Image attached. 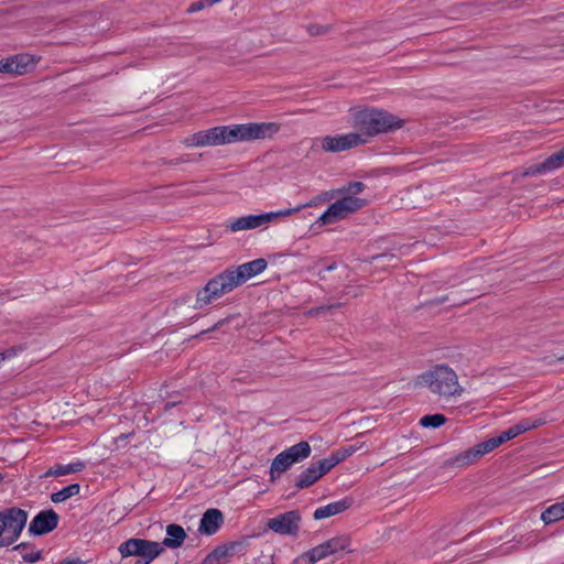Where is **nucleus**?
Returning a JSON list of instances; mask_svg holds the SVG:
<instances>
[{
	"label": "nucleus",
	"mask_w": 564,
	"mask_h": 564,
	"mask_svg": "<svg viewBox=\"0 0 564 564\" xmlns=\"http://www.w3.org/2000/svg\"><path fill=\"white\" fill-rule=\"evenodd\" d=\"M280 131L276 122H250L202 130L185 140L188 147H215L242 141L270 139Z\"/></svg>",
	"instance_id": "nucleus-1"
},
{
	"label": "nucleus",
	"mask_w": 564,
	"mask_h": 564,
	"mask_svg": "<svg viewBox=\"0 0 564 564\" xmlns=\"http://www.w3.org/2000/svg\"><path fill=\"white\" fill-rule=\"evenodd\" d=\"M350 124L362 139V144L375 137L390 133L403 126V121L394 115L378 108H365L350 112Z\"/></svg>",
	"instance_id": "nucleus-2"
},
{
	"label": "nucleus",
	"mask_w": 564,
	"mask_h": 564,
	"mask_svg": "<svg viewBox=\"0 0 564 564\" xmlns=\"http://www.w3.org/2000/svg\"><path fill=\"white\" fill-rule=\"evenodd\" d=\"M420 379L431 392L443 398L460 395L463 392L456 372L446 365H436L423 372Z\"/></svg>",
	"instance_id": "nucleus-3"
},
{
	"label": "nucleus",
	"mask_w": 564,
	"mask_h": 564,
	"mask_svg": "<svg viewBox=\"0 0 564 564\" xmlns=\"http://www.w3.org/2000/svg\"><path fill=\"white\" fill-rule=\"evenodd\" d=\"M239 284L236 281L234 273L228 269L210 279L204 288L197 291L194 308L202 310L210 304L213 301L220 299L226 293L231 292Z\"/></svg>",
	"instance_id": "nucleus-4"
},
{
	"label": "nucleus",
	"mask_w": 564,
	"mask_h": 564,
	"mask_svg": "<svg viewBox=\"0 0 564 564\" xmlns=\"http://www.w3.org/2000/svg\"><path fill=\"white\" fill-rule=\"evenodd\" d=\"M28 521V512L12 507L0 511V547L13 544Z\"/></svg>",
	"instance_id": "nucleus-5"
},
{
	"label": "nucleus",
	"mask_w": 564,
	"mask_h": 564,
	"mask_svg": "<svg viewBox=\"0 0 564 564\" xmlns=\"http://www.w3.org/2000/svg\"><path fill=\"white\" fill-rule=\"evenodd\" d=\"M350 544L351 540L349 535L343 534L335 536L311 549L302 555V558H307L310 564H315L329 555L337 554L339 552H351L352 550L350 549Z\"/></svg>",
	"instance_id": "nucleus-6"
},
{
	"label": "nucleus",
	"mask_w": 564,
	"mask_h": 564,
	"mask_svg": "<svg viewBox=\"0 0 564 564\" xmlns=\"http://www.w3.org/2000/svg\"><path fill=\"white\" fill-rule=\"evenodd\" d=\"M301 519L297 510H291L269 519L267 527L281 535H296L300 530Z\"/></svg>",
	"instance_id": "nucleus-7"
},
{
	"label": "nucleus",
	"mask_w": 564,
	"mask_h": 564,
	"mask_svg": "<svg viewBox=\"0 0 564 564\" xmlns=\"http://www.w3.org/2000/svg\"><path fill=\"white\" fill-rule=\"evenodd\" d=\"M358 145H362V139L355 132L326 135L321 140V147L325 152H343Z\"/></svg>",
	"instance_id": "nucleus-8"
},
{
	"label": "nucleus",
	"mask_w": 564,
	"mask_h": 564,
	"mask_svg": "<svg viewBox=\"0 0 564 564\" xmlns=\"http://www.w3.org/2000/svg\"><path fill=\"white\" fill-rule=\"evenodd\" d=\"M59 516L53 509L40 511L29 524V533L32 535H44L58 525Z\"/></svg>",
	"instance_id": "nucleus-9"
},
{
	"label": "nucleus",
	"mask_w": 564,
	"mask_h": 564,
	"mask_svg": "<svg viewBox=\"0 0 564 564\" xmlns=\"http://www.w3.org/2000/svg\"><path fill=\"white\" fill-rule=\"evenodd\" d=\"M268 263L265 259L259 258L237 267H230L229 270L234 273V276L239 285L263 272Z\"/></svg>",
	"instance_id": "nucleus-10"
},
{
	"label": "nucleus",
	"mask_w": 564,
	"mask_h": 564,
	"mask_svg": "<svg viewBox=\"0 0 564 564\" xmlns=\"http://www.w3.org/2000/svg\"><path fill=\"white\" fill-rule=\"evenodd\" d=\"M490 452L492 449L486 440L456 455L451 464L458 467L469 466Z\"/></svg>",
	"instance_id": "nucleus-11"
},
{
	"label": "nucleus",
	"mask_w": 564,
	"mask_h": 564,
	"mask_svg": "<svg viewBox=\"0 0 564 564\" xmlns=\"http://www.w3.org/2000/svg\"><path fill=\"white\" fill-rule=\"evenodd\" d=\"M224 523V516L219 509H208L202 517L198 531L206 535L215 534Z\"/></svg>",
	"instance_id": "nucleus-12"
},
{
	"label": "nucleus",
	"mask_w": 564,
	"mask_h": 564,
	"mask_svg": "<svg viewBox=\"0 0 564 564\" xmlns=\"http://www.w3.org/2000/svg\"><path fill=\"white\" fill-rule=\"evenodd\" d=\"M354 503L352 498L345 497L344 499H340L338 501L330 502L326 506L319 507L314 511V519L315 520H322L329 518L332 516L341 513L346 510H348Z\"/></svg>",
	"instance_id": "nucleus-13"
},
{
	"label": "nucleus",
	"mask_w": 564,
	"mask_h": 564,
	"mask_svg": "<svg viewBox=\"0 0 564 564\" xmlns=\"http://www.w3.org/2000/svg\"><path fill=\"white\" fill-rule=\"evenodd\" d=\"M240 547L239 542H231L214 549L204 560V564H224Z\"/></svg>",
	"instance_id": "nucleus-14"
},
{
	"label": "nucleus",
	"mask_w": 564,
	"mask_h": 564,
	"mask_svg": "<svg viewBox=\"0 0 564 564\" xmlns=\"http://www.w3.org/2000/svg\"><path fill=\"white\" fill-rule=\"evenodd\" d=\"M261 221L259 215H246L235 219L229 220L226 224V228L232 232H238L242 230H251L256 228H260Z\"/></svg>",
	"instance_id": "nucleus-15"
},
{
	"label": "nucleus",
	"mask_w": 564,
	"mask_h": 564,
	"mask_svg": "<svg viewBox=\"0 0 564 564\" xmlns=\"http://www.w3.org/2000/svg\"><path fill=\"white\" fill-rule=\"evenodd\" d=\"M186 539V532L180 524H169L166 527V538L161 542L163 549H178Z\"/></svg>",
	"instance_id": "nucleus-16"
},
{
	"label": "nucleus",
	"mask_w": 564,
	"mask_h": 564,
	"mask_svg": "<svg viewBox=\"0 0 564 564\" xmlns=\"http://www.w3.org/2000/svg\"><path fill=\"white\" fill-rule=\"evenodd\" d=\"M86 464L82 460H76L69 464H55L54 466L50 467L41 477L42 478H48V477H59L65 476L69 474L80 473L85 469Z\"/></svg>",
	"instance_id": "nucleus-17"
},
{
	"label": "nucleus",
	"mask_w": 564,
	"mask_h": 564,
	"mask_svg": "<svg viewBox=\"0 0 564 564\" xmlns=\"http://www.w3.org/2000/svg\"><path fill=\"white\" fill-rule=\"evenodd\" d=\"M340 196L335 203L339 207L343 215L348 217L350 214L364 208L367 205V200L356 196L347 194H338Z\"/></svg>",
	"instance_id": "nucleus-18"
},
{
	"label": "nucleus",
	"mask_w": 564,
	"mask_h": 564,
	"mask_svg": "<svg viewBox=\"0 0 564 564\" xmlns=\"http://www.w3.org/2000/svg\"><path fill=\"white\" fill-rule=\"evenodd\" d=\"M340 196L335 203L339 207L343 215L348 217L350 214L364 208L367 205V200L356 196L347 194H338Z\"/></svg>",
	"instance_id": "nucleus-19"
},
{
	"label": "nucleus",
	"mask_w": 564,
	"mask_h": 564,
	"mask_svg": "<svg viewBox=\"0 0 564 564\" xmlns=\"http://www.w3.org/2000/svg\"><path fill=\"white\" fill-rule=\"evenodd\" d=\"M340 196L335 203L339 207L343 215L348 217L350 214L364 208L367 205V200L356 196L347 194H338Z\"/></svg>",
	"instance_id": "nucleus-20"
},
{
	"label": "nucleus",
	"mask_w": 564,
	"mask_h": 564,
	"mask_svg": "<svg viewBox=\"0 0 564 564\" xmlns=\"http://www.w3.org/2000/svg\"><path fill=\"white\" fill-rule=\"evenodd\" d=\"M9 61L12 63L13 75H24L37 63V59L30 54H17L9 56Z\"/></svg>",
	"instance_id": "nucleus-21"
},
{
	"label": "nucleus",
	"mask_w": 564,
	"mask_h": 564,
	"mask_svg": "<svg viewBox=\"0 0 564 564\" xmlns=\"http://www.w3.org/2000/svg\"><path fill=\"white\" fill-rule=\"evenodd\" d=\"M312 449L307 442L302 441L295 445L283 451V454L288 459L292 462V464L300 463L307 458L311 454Z\"/></svg>",
	"instance_id": "nucleus-22"
},
{
	"label": "nucleus",
	"mask_w": 564,
	"mask_h": 564,
	"mask_svg": "<svg viewBox=\"0 0 564 564\" xmlns=\"http://www.w3.org/2000/svg\"><path fill=\"white\" fill-rule=\"evenodd\" d=\"M306 206H311V204L300 205L294 208H285V209H280L276 212L259 214L261 226L265 228L268 226V224L276 221L281 218L291 216V215L302 210Z\"/></svg>",
	"instance_id": "nucleus-23"
},
{
	"label": "nucleus",
	"mask_w": 564,
	"mask_h": 564,
	"mask_svg": "<svg viewBox=\"0 0 564 564\" xmlns=\"http://www.w3.org/2000/svg\"><path fill=\"white\" fill-rule=\"evenodd\" d=\"M140 549L139 557L149 561V563L164 551L161 543L144 539H140Z\"/></svg>",
	"instance_id": "nucleus-24"
},
{
	"label": "nucleus",
	"mask_w": 564,
	"mask_h": 564,
	"mask_svg": "<svg viewBox=\"0 0 564 564\" xmlns=\"http://www.w3.org/2000/svg\"><path fill=\"white\" fill-rule=\"evenodd\" d=\"M292 465V462L285 457L283 452L278 454L275 458L272 460L270 467V480L274 481L275 479H278L281 476V474L286 471Z\"/></svg>",
	"instance_id": "nucleus-25"
},
{
	"label": "nucleus",
	"mask_w": 564,
	"mask_h": 564,
	"mask_svg": "<svg viewBox=\"0 0 564 564\" xmlns=\"http://www.w3.org/2000/svg\"><path fill=\"white\" fill-rule=\"evenodd\" d=\"M322 477L313 465L303 470L296 478L295 488L304 489L315 484Z\"/></svg>",
	"instance_id": "nucleus-26"
},
{
	"label": "nucleus",
	"mask_w": 564,
	"mask_h": 564,
	"mask_svg": "<svg viewBox=\"0 0 564 564\" xmlns=\"http://www.w3.org/2000/svg\"><path fill=\"white\" fill-rule=\"evenodd\" d=\"M541 519L545 524L564 519V501L550 506L542 512Z\"/></svg>",
	"instance_id": "nucleus-27"
},
{
	"label": "nucleus",
	"mask_w": 564,
	"mask_h": 564,
	"mask_svg": "<svg viewBox=\"0 0 564 564\" xmlns=\"http://www.w3.org/2000/svg\"><path fill=\"white\" fill-rule=\"evenodd\" d=\"M80 491V486L78 484H70L63 489L53 492L51 495V500L54 503H61L66 501L67 499L77 496Z\"/></svg>",
	"instance_id": "nucleus-28"
},
{
	"label": "nucleus",
	"mask_w": 564,
	"mask_h": 564,
	"mask_svg": "<svg viewBox=\"0 0 564 564\" xmlns=\"http://www.w3.org/2000/svg\"><path fill=\"white\" fill-rule=\"evenodd\" d=\"M140 539L139 538H131L121 543L118 547V551L121 555V557H129V556H138L140 553Z\"/></svg>",
	"instance_id": "nucleus-29"
},
{
	"label": "nucleus",
	"mask_w": 564,
	"mask_h": 564,
	"mask_svg": "<svg viewBox=\"0 0 564 564\" xmlns=\"http://www.w3.org/2000/svg\"><path fill=\"white\" fill-rule=\"evenodd\" d=\"M345 219V216L340 212L339 207H337L336 203L329 205V207L321 215L318 221L322 225L334 224L338 220Z\"/></svg>",
	"instance_id": "nucleus-30"
},
{
	"label": "nucleus",
	"mask_w": 564,
	"mask_h": 564,
	"mask_svg": "<svg viewBox=\"0 0 564 564\" xmlns=\"http://www.w3.org/2000/svg\"><path fill=\"white\" fill-rule=\"evenodd\" d=\"M517 436H519V433H518L516 426L512 425L508 430L501 432L498 436L490 437L487 441H488L491 449L494 451L497 447H499L501 444H503L505 442L510 441Z\"/></svg>",
	"instance_id": "nucleus-31"
},
{
	"label": "nucleus",
	"mask_w": 564,
	"mask_h": 564,
	"mask_svg": "<svg viewBox=\"0 0 564 564\" xmlns=\"http://www.w3.org/2000/svg\"><path fill=\"white\" fill-rule=\"evenodd\" d=\"M545 424V420L542 417H527L514 424L519 435L532 430L540 427Z\"/></svg>",
	"instance_id": "nucleus-32"
},
{
	"label": "nucleus",
	"mask_w": 564,
	"mask_h": 564,
	"mask_svg": "<svg viewBox=\"0 0 564 564\" xmlns=\"http://www.w3.org/2000/svg\"><path fill=\"white\" fill-rule=\"evenodd\" d=\"M360 446H357L355 444L340 447L336 451H334L330 456L333 457L335 464H339L344 460H346L348 457H350L354 453H356Z\"/></svg>",
	"instance_id": "nucleus-33"
},
{
	"label": "nucleus",
	"mask_w": 564,
	"mask_h": 564,
	"mask_svg": "<svg viewBox=\"0 0 564 564\" xmlns=\"http://www.w3.org/2000/svg\"><path fill=\"white\" fill-rule=\"evenodd\" d=\"M446 422V417L443 414H427L420 419V425L423 427L437 429Z\"/></svg>",
	"instance_id": "nucleus-34"
},
{
	"label": "nucleus",
	"mask_w": 564,
	"mask_h": 564,
	"mask_svg": "<svg viewBox=\"0 0 564 564\" xmlns=\"http://www.w3.org/2000/svg\"><path fill=\"white\" fill-rule=\"evenodd\" d=\"M544 163L549 171H554L564 166V147L545 159Z\"/></svg>",
	"instance_id": "nucleus-35"
},
{
	"label": "nucleus",
	"mask_w": 564,
	"mask_h": 564,
	"mask_svg": "<svg viewBox=\"0 0 564 564\" xmlns=\"http://www.w3.org/2000/svg\"><path fill=\"white\" fill-rule=\"evenodd\" d=\"M366 188V185L362 182H350L346 186H343L337 191V194H347L351 196H356L364 192Z\"/></svg>",
	"instance_id": "nucleus-36"
},
{
	"label": "nucleus",
	"mask_w": 564,
	"mask_h": 564,
	"mask_svg": "<svg viewBox=\"0 0 564 564\" xmlns=\"http://www.w3.org/2000/svg\"><path fill=\"white\" fill-rule=\"evenodd\" d=\"M312 465L318 471L321 477L326 475L328 471L332 470V468H334L336 466V464H335V462H334V459H333V457L330 455L328 457H326V458H323V459L318 460L315 464H312Z\"/></svg>",
	"instance_id": "nucleus-37"
},
{
	"label": "nucleus",
	"mask_w": 564,
	"mask_h": 564,
	"mask_svg": "<svg viewBox=\"0 0 564 564\" xmlns=\"http://www.w3.org/2000/svg\"><path fill=\"white\" fill-rule=\"evenodd\" d=\"M546 172H550L547 169H546V165L543 162L541 163H536V164H533L529 167H525L521 173L520 175L521 176H536V175H540V174H544Z\"/></svg>",
	"instance_id": "nucleus-38"
},
{
	"label": "nucleus",
	"mask_w": 564,
	"mask_h": 564,
	"mask_svg": "<svg viewBox=\"0 0 564 564\" xmlns=\"http://www.w3.org/2000/svg\"><path fill=\"white\" fill-rule=\"evenodd\" d=\"M22 351V348L19 347H10L8 349H6L4 351L0 352V364L6 360V359H11L13 358L14 356L18 355V352Z\"/></svg>",
	"instance_id": "nucleus-39"
},
{
	"label": "nucleus",
	"mask_w": 564,
	"mask_h": 564,
	"mask_svg": "<svg viewBox=\"0 0 564 564\" xmlns=\"http://www.w3.org/2000/svg\"><path fill=\"white\" fill-rule=\"evenodd\" d=\"M22 558L24 562L33 564V563L39 562L42 558V553H41V551H32L30 553H23Z\"/></svg>",
	"instance_id": "nucleus-40"
},
{
	"label": "nucleus",
	"mask_w": 564,
	"mask_h": 564,
	"mask_svg": "<svg viewBox=\"0 0 564 564\" xmlns=\"http://www.w3.org/2000/svg\"><path fill=\"white\" fill-rule=\"evenodd\" d=\"M206 7H207V4L205 3V0H199V1L193 2L187 8V12L188 13H195V12H198V11L205 9Z\"/></svg>",
	"instance_id": "nucleus-41"
},
{
	"label": "nucleus",
	"mask_w": 564,
	"mask_h": 564,
	"mask_svg": "<svg viewBox=\"0 0 564 564\" xmlns=\"http://www.w3.org/2000/svg\"><path fill=\"white\" fill-rule=\"evenodd\" d=\"M3 73L13 74L12 63L9 57L3 58Z\"/></svg>",
	"instance_id": "nucleus-42"
},
{
	"label": "nucleus",
	"mask_w": 564,
	"mask_h": 564,
	"mask_svg": "<svg viewBox=\"0 0 564 564\" xmlns=\"http://www.w3.org/2000/svg\"><path fill=\"white\" fill-rule=\"evenodd\" d=\"M59 564H86L79 558L62 561Z\"/></svg>",
	"instance_id": "nucleus-43"
},
{
	"label": "nucleus",
	"mask_w": 564,
	"mask_h": 564,
	"mask_svg": "<svg viewBox=\"0 0 564 564\" xmlns=\"http://www.w3.org/2000/svg\"><path fill=\"white\" fill-rule=\"evenodd\" d=\"M221 324H223V322L220 321V322H218L217 324H215L210 329L203 330V332H202V334L208 333V332H210V330H215V329H217V328H218V326H219V325H221Z\"/></svg>",
	"instance_id": "nucleus-44"
},
{
	"label": "nucleus",
	"mask_w": 564,
	"mask_h": 564,
	"mask_svg": "<svg viewBox=\"0 0 564 564\" xmlns=\"http://www.w3.org/2000/svg\"><path fill=\"white\" fill-rule=\"evenodd\" d=\"M220 1H221V0H205V3L207 4V7H210V6H213V4H215V3H218V2H220Z\"/></svg>",
	"instance_id": "nucleus-45"
},
{
	"label": "nucleus",
	"mask_w": 564,
	"mask_h": 564,
	"mask_svg": "<svg viewBox=\"0 0 564 564\" xmlns=\"http://www.w3.org/2000/svg\"><path fill=\"white\" fill-rule=\"evenodd\" d=\"M177 402H167L164 406V409L167 411L170 410L171 408L175 406Z\"/></svg>",
	"instance_id": "nucleus-46"
},
{
	"label": "nucleus",
	"mask_w": 564,
	"mask_h": 564,
	"mask_svg": "<svg viewBox=\"0 0 564 564\" xmlns=\"http://www.w3.org/2000/svg\"><path fill=\"white\" fill-rule=\"evenodd\" d=\"M134 564H150V563H149V561H145V560L139 557V560H137L134 562Z\"/></svg>",
	"instance_id": "nucleus-47"
},
{
	"label": "nucleus",
	"mask_w": 564,
	"mask_h": 564,
	"mask_svg": "<svg viewBox=\"0 0 564 564\" xmlns=\"http://www.w3.org/2000/svg\"><path fill=\"white\" fill-rule=\"evenodd\" d=\"M335 268H336V263H335V262H333L332 264L327 265L325 270H326V271H332V270H334Z\"/></svg>",
	"instance_id": "nucleus-48"
},
{
	"label": "nucleus",
	"mask_w": 564,
	"mask_h": 564,
	"mask_svg": "<svg viewBox=\"0 0 564 564\" xmlns=\"http://www.w3.org/2000/svg\"><path fill=\"white\" fill-rule=\"evenodd\" d=\"M308 31H310L312 34H316V33H318V32H319L317 29H315V26H311V28L308 29Z\"/></svg>",
	"instance_id": "nucleus-49"
},
{
	"label": "nucleus",
	"mask_w": 564,
	"mask_h": 564,
	"mask_svg": "<svg viewBox=\"0 0 564 564\" xmlns=\"http://www.w3.org/2000/svg\"><path fill=\"white\" fill-rule=\"evenodd\" d=\"M26 545L24 543H21L14 547V550L25 549Z\"/></svg>",
	"instance_id": "nucleus-50"
},
{
	"label": "nucleus",
	"mask_w": 564,
	"mask_h": 564,
	"mask_svg": "<svg viewBox=\"0 0 564 564\" xmlns=\"http://www.w3.org/2000/svg\"><path fill=\"white\" fill-rule=\"evenodd\" d=\"M130 434H121L118 440H127Z\"/></svg>",
	"instance_id": "nucleus-51"
},
{
	"label": "nucleus",
	"mask_w": 564,
	"mask_h": 564,
	"mask_svg": "<svg viewBox=\"0 0 564 564\" xmlns=\"http://www.w3.org/2000/svg\"><path fill=\"white\" fill-rule=\"evenodd\" d=\"M386 257H388V254H379V256H376L375 259L379 260V259H382V258H386Z\"/></svg>",
	"instance_id": "nucleus-52"
},
{
	"label": "nucleus",
	"mask_w": 564,
	"mask_h": 564,
	"mask_svg": "<svg viewBox=\"0 0 564 564\" xmlns=\"http://www.w3.org/2000/svg\"><path fill=\"white\" fill-rule=\"evenodd\" d=\"M0 73H3V59H0Z\"/></svg>",
	"instance_id": "nucleus-53"
},
{
	"label": "nucleus",
	"mask_w": 564,
	"mask_h": 564,
	"mask_svg": "<svg viewBox=\"0 0 564 564\" xmlns=\"http://www.w3.org/2000/svg\"><path fill=\"white\" fill-rule=\"evenodd\" d=\"M445 300H446L445 297L440 299V300H437V301H436V303H437V304H440V303H444V302H445Z\"/></svg>",
	"instance_id": "nucleus-54"
},
{
	"label": "nucleus",
	"mask_w": 564,
	"mask_h": 564,
	"mask_svg": "<svg viewBox=\"0 0 564 564\" xmlns=\"http://www.w3.org/2000/svg\"><path fill=\"white\" fill-rule=\"evenodd\" d=\"M557 360H558V361H563V360H564V355L558 356V357H557Z\"/></svg>",
	"instance_id": "nucleus-55"
},
{
	"label": "nucleus",
	"mask_w": 564,
	"mask_h": 564,
	"mask_svg": "<svg viewBox=\"0 0 564 564\" xmlns=\"http://www.w3.org/2000/svg\"><path fill=\"white\" fill-rule=\"evenodd\" d=\"M324 310H325V307H324V306H319L316 311H317V312H322V311H324Z\"/></svg>",
	"instance_id": "nucleus-56"
},
{
	"label": "nucleus",
	"mask_w": 564,
	"mask_h": 564,
	"mask_svg": "<svg viewBox=\"0 0 564 564\" xmlns=\"http://www.w3.org/2000/svg\"><path fill=\"white\" fill-rule=\"evenodd\" d=\"M2 479H3V476H2V474H0V481H1Z\"/></svg>",
	"instance_id": "nucleus-57"
}]
</instances>
